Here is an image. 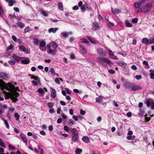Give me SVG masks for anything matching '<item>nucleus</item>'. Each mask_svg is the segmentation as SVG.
<instances>
[{
	"mask_svg": "<svg viewBox=\"0 0 154 154\" xmlns=\"http://www.w3.org/2000/svg\"><path fill=\"white\" fill-rule=\"evenodd\" d=\"M0 88L1 90L3 91L2 93L5 94L7 92L5 91L4 90V89L9 90L10 89H12L15 88V87L10 82L6 84L2 80L0 79Z\"/></svg>",
	"mask_w": 154,
	"mask_h": 154,
	"instance_id": "nucleus-1",
	"label": "nucleus"
},
{
	"mask_svg": "<svg viewBox=\"0 0 154 154\" xmlns=\"http://www.w3.org/2000/svg\"><path fill=\"white\" fill-rule=\"evenodd\" d=\"M97 59L100 64L104 66H106L105 63L108 64L109 66H112L113 65V63L111 62L108 57H98Z\"/></svg>",
	"mask_w": 154,
	"mask_h": 154,
	"instance_id": "nucleus-2",
	"label": "nucleus"
},
{
	"mask_svg": "<svg viewBox=\"0 0 154 154\" xmlns=\"http://www.w3.org/2000/svg\"><path fill=\"white\" fill-rule=\"evenodd\" d=\"M151 8V4H148L143 6L140 8V10L143 13H148L149 12Z\"/></svg>",
	"mask_w": 154,
	"mask_h": 154,
	"instance_id": "nucleus-3",
	"label": "nucleus"
},
{
	"mask_svg": "<svg viewBox=\"0 0 154 154\" xmlns=\"http://www.w3.org/2000/svg\"><path fill=\"white\" fill-rule=\"evenodd\" d=\"M97 53L100 55L105 57L106 56L105 51L103 49L101 48H99L97 50Z\"/></svg>",
	"mask_w": 154,
	"mask_h": 154,
	"instance_id": "nucleus-4",
	"label": "nucleus"
},
{
	"mask_svg": "<svg viewBox=\"0 0 154 154\" xmlns=\"http://www.w3.org/2000/svg\"><path fill=\"white\" fill-rule=\"evenodd\" d=\"M81 9L82 10L85 11L86 10L91 11L92 9V8L88 4L86 3L82 7Z\"/></svg>",
	"mask_w": 154,
	"mask_h": 154,
	"instance_id": "nucleus-5",
	"label": "nucleus"
},
{
	"mask_svg": "<svg viewBox=\"0 0 154 154\" xmlns=\"http://www.w3.org/2000/svg\"><path fill=\"white\" fill-rule=\"evenodd\" d=\"M8 78V74L5 72H0V78L4 80H6Z\"/></svg>",
	"mask_w": 154,
	"mask_h": 154,
	"instance_id": "nucleus-6",
	"label": "nucleus"
},
{
	"mask_svg": "<svg viewBox=\"0 0 154 154\" xmlns=\"http://www.w3.org/2000/svg\"><path fill=\"white\" fill-rule=\"evenodd\" d=\"M99 27L100 26L97 22L93 23L92 28L93 30L96 31L98 30Z\"/></svg>",
	"mask_w": 154,
	"mask_h": 154,
	"instance_id": "nucleus-7",
	"label": "nucleus"
},
{
	"mask_svg": "<svg viewBox=\"0 0 154 154\" xmlns=\"http://www.w3.org/2000/svg\"><path fill=\"white\" fill-rule=\"evenodd\" d=\"M12 57L17 62H19L21 59L25 58L24 57H20L15 54H13Z\"/></svg>",
	"mask_w": 154,
	"mask_h": 154,
	"instance_id": "nucleus-8",
	"label": "nucleus"
},
{
	"mask_svg": "<svg viewBox=\"0 0 154 154\" xmlns=\"http://www.w3.org/2000/svg\"><path fill=\"white\" fill-rule=\"evenodd\" d=\"M104 97L100 95L96 98V102L99 103H101L103 100Z\"/></svg>",
	"mask_w": 154,
	"mask_h": 154,
	"instance_id": "nucleus-9",
	"label": "nucleus"
},
{
	"mask_svg": "<svg viewBox=\"0 0 154 154\" xmlns=\"http://www.w3.org/2000/svg\"><path fill=\"white\" fill-rule=\"evenodd\" d=\"M20 136L22 138L23 142L26 143H27V140L26 136L23 133H21L20 134Z\"/></svg>",
	"mask_w": 154,
	"mask_h": 154,
	"instance_id": "nucleus-10",
	"label": "nucleus"
},
{
	"mask_svg": "<svg viewBox=\"0 0 154 154\" xmlns=\"http://www.w3.org/2000/svg\"><path fill=\"white\" fill-rule=\"evenodd\" d=\"M116 63L120 66L125 68L127 64L124 61H117Z\"/></svg>",
	"mask_w": 154,
	"mask_h": 154,
	"instance_id": "nucleus-11",
	"label": "nucleus"
},
{
	"mask_svg": "<svg viewBox=\"0 0 154 154\" xmlns=\"http://www.w3.org/2000/svg\"><path fill=\"white\" fill-rule=\"evenodd\" d=\"M133 84L128 82H127L125 83L124 86L125 88L130 89L132 88Z\"/></svg>",
	"mask_w": 154,
	"mask_h": 154,
	"instance_id": "nucleus-12",
	"label": "nucleus"
},
{
	"mask_svg": "<svg viewBox=\"0 0 154 154\" xmlns=\"http://www.w3.org/2000/svg\"><path fill=\"white\" fill-rule=\"evenodd\" d=\"M5 2H8V5L9 6H12L14 3H16V1L15 0H5Z\"/></svg>",
	"mask_w": 154,
	"mask_h": 154,
	"instance_id": "nucleus-13",
	"label": "nucleus"
},
{
	"mask_svg": "<svg viewBox=\"0 0 154 154\" xmlns=\"http://www.w3.org/2000/svg\"><path fill=\"white\" fill-rule=\"evenodd\" d=\"M79 138L78 134H75V135H73L72 137V140L73 142H75L78 141Z\"/></svg>",
	"mask_w": 154,
	"mask_h": 154,
	"instance_id": "nucleus-14",
	"label": "nucleus"
},
{
	"mask_svg": "<svg viewBox=\"0 0 154 154\" xmlns=\"http://www.w3.org/2000/svg\"><path fill=\"white\" fill-rule=\"evenodd\" d=\"M142 89L141 87L139 85H133L132 88H131V91H135L136 90H140Z\"/></svg>",
	"mask_w": 154,
	"mask_h": 154,
	"instance_id": "nucleus-15",
	"label": "nucleus"
},
{
	"mask_svg": "<svg viewBox=\"0 0 154 154\" xmlns=\"http://www.w3.org/2000/svg\"><path fill=\"white\" fill-rule=\"evenodd\" d=\"M51 90L52 91L51 96V97L54 98L56 96V93L55 90L52 88H51Z\"/></svg>",
	"mask_w": 154,
	"mask_h": 154,
	"instance_id": "nucleus-16",
	"label": "nucleus"
},
{
	"mask_svg": "<svg viewBox=\"0 0 154 154\" xmlns=\"http://www.w3.org/2000/svg\"><path fill=\"white\" fill-rule=\"evenodd\" d=\"M87 38L89 40L90 42L94 44H97L98 42L94 39L92 38V37L89 36H87Z\"/></svg>",
	"mask_w": 154,
	"mask_h": 154,
	"instance_id": "nucleus-17",
	"label": "nucleus"
},
{
	"mask_svg": "<svg viewBox=\"0 0 154 154\" xmlns=\"http://www.w3.org/2000/svg\"><path fill=\"white\" fill-rule=\"evenodd\" d=\"M79 46L81 52L84 54H86L87 53V51L86 48L82 45H80Z\"/></svg>",
	"mask_w": 154,
	"mask_h": 154,
	"instance_id": "nucleus-18",
	"label": "nucleus"
},
{
	"mask_svg": "<svg viewBox=\"0 0 154 154\" xmlns=\"http://www.w3.org/2000/svg\"><path fill=\"white\" fill-rule=\"evenodd\" d=\"M111 11L114 14H118L120 13L119 9L116 8L113 9L112 8H111Z\"/></svg>",
	"mask_w": 154,
	"mask_h": 154,
	"instance_id": "nucleus-19",
	"label": "nucleus"
},
{
	"mask_svg": "<svg viewBox=\"0 0 154 154\" xmlns=\"http://www.w3.org/2000/svg\"><path fill=\"white\" fill-rule=\"evenodd\" d=\"M82 140L86 143H88L90 142L89 137L86 136H83L82 138Z\"/></svg>",
	"mask_w": 154,
	"mask_h": 154,
	"instance_id": "nucleus-20",
	"label": "nucleus"
},
{
	"mask_svg": "<svg viewBox=\"0 0 154 154\" xmlns=\"http://www.w3.org/2000/svg\"><path fill=\"white\" fill-rule=\"evenodd\" d=\"M58 28H55L54 29L53 28H51L48 29V31L49 33L53 32L55 33L58 30Z\"/></svg>",
	"mask_w": 154,
	"mask_h": 154,
	"instance_id": "nucleus-21",
	"label": "nucleus"
},
{
	"mask_svg": "<svg viewBox=\"0 0 154 154\" xmlns=\"http://www.w3.org/2000/svg\"><path fill=\"white\" fill-rule=\"evenodd\" d=\"M9 97L13 102H16L18 100L17 97H14L13 95H11Z\"/></svg>",
	"mask_w": 154,
	"mask_h": 154,
	"instance_id": "nucleus-22",
	"label": "nucleus"
},
{
	"mask_svg": "<svg viewBox=\"0 0 154 154\" xmlns=\"http://www.w3.org/2000/svg\"><path fill=\"white\" fill-rule=\"evenodd\" d=\"M30 62V60L28 58H26V59H24L21 61V63L25 64H29Z\"/></svg>",
	"mask_w": 154,
	"mask_h": 154,
	"instance_id": "nucleus-23",
	"label": "nucleus"
},
{
	"mask_svg": "<svg viewBox=\"0 0 154 154\" xmlns=\"http://www.w3.org/2000/svg\"><path fill=\"white\" fill-rule=\"evenodd\" d=\"M46 42L44 41H42L40 42L39 48L42 51L43 50L41 49V48L45 46Z\"/></svg>",
	"mask_w": 154,
	"mask_h": 154,
	"instance_id": "nucleus-24",
	"label": "nucleus"
},
{
	"mask_svg": "<svg viewBox=\"0 0 154 154\" xmlns=\"http://www.w3.org/2000/svg\"><path fill=\"white\" fill-rule=\"evenodd\" d=\"M149 42V39L146 38H143L142 41V43L145 45L148 44Z\"/></svg>",
	"mask_w": 154,
	"mask_h": 154,
	"instance_id": "nucleus-25",
	"label": "nucleus"
},
{
	"mask_svg": "<svg viewBox=\"0 0 154 154\" xmlns=\"http://www.w3.org/2000/svg\"><path fill=\"white\" fill-rule=\"evenodd\" d=\"M63 36L64 37H68L69 35H72V32H64L62 33Z\"/></svg>",
	"mask_w": 154,
	"mask_h": 154,
	"instance_id": "nucleus-26",
	"label": "nucleus"
},
{
	"mask_svg": "<svg viewBox=\"0 0 154 154\" xmlns=\"http://www.w3.org/2000/svg\"><path fill=\"white\" fill-rule=\"evenodd\" d=\"M150 72V78L151 79H154V70L150 69L149 70Z\"/></svg>",
	"mask_w": 154,
	"mask_h": 154,
	"instance_id": "nucleus-27",
	"label": "nucleus"
},
{
	"mask_svg": "<svg viewBox=\"0 0 154 154\" xmlns=\"http://www.w3.org/2000/svg\"><path fill=\"white\" fill-rule=\"evenodd\" d=\"M29 76H31V79H33L37 81H39V79H40V78H39L38 76L35 75H31V74L29 75Z\"/></svg>",
	"mask_w": 154,
	"mask_h": 154,
	"instance_id": "nucleus-28",
	"label": "nucleus"
},
{
	"mask_svg": "<svg viewBox=\"0 0 154 154\" xmlns=\"http://www.w3.org/2000/svg\"><path fill=\"white\" fill-rule=\"evenodd\" d=\"M19 49L21 51L25 52L26 48L24 46L20 45L19 46Z\"/></svg>",
	"mask_w": 154,
	"mask_h": 154,
	"instance_id": "nucleus-29",
	"label": "nucleus"
},
{
	"mask_svg": "<svg viewBox=\"0 0 154 154\" xmlns=\"http://www.w3.org/2000/svg\"><path fill=\"white\" fill-rule=\"evenodd\" d=\"M16 24H17L18 27L21 28H23L25 26V24L21 22H18Z\"/></svg>",
	"mask_w": 154,
	"mask_h": 154,
	"instance_id": "nucleus-30",
	"label": "nucleus"
},
{
	"mask_svg": "<svg viewBox=\"0 0 154 154\" xmlns=\"http://www.w3.org/2000/svg\"><path fill=\"white\" fill-rule=\"evenodd\" d=\"M82 149L79 148H77L75 150V152L76 154H81V153L82 152Z\"/></svg>",
	"mask_w": 154,
	"mask_h": 154,
	"instance_id": "nucleus-31",
	"label": "nucleus"
},
{
	"mask_svg": "<svg viewBox=\"0 0 154 154\" xmlns=\"http://www.w3.org/2000/svg\"><path fill=\"white\" fill-rule=\"evenodd\" d=\"M51 46L53 48L56 49L58 47V45H57L55 42H52L51 43Z\"/></svg>",
	"mask_w": 154,
	"mask_h": 154,
	"instance_id": "nucleus-32",
	"label": "nucleus"
},
{
	"mask_svg": "<svg viewBox=\"0 0 154 154\" xmlns=\"http://www.w3.org/2000/svg\"><path fill=\"white\" fill-rule=\"evenodd\" d=\"M58 6L59 9L63 11V5L62 2H59L58 4Z\"/></svg>",
	"mask_w": 154,
	"mask_h": 154,
	"instance_id": "nucleus-33",
	"label": "nucleus"
},
{
	"mask_svg": "<svg viewBox=\"0 0 154 154\" xmlns=\"http://www.w3.org/2000/svg\"><path fill=\"white\" fill-rule=\"evenodd\" d=\"M49 72H51L53 76H54L56 74V73L55 72L53 68H51L50 69Z\"/></svg>",
	"mask_w": 154,
	"mask_h": 154,
	"instance_id": "nucleus-34",
	"label": "nucleus"
},
{
	"mask_svg": "<svg viewBox=\"0 0 154 154\" xmlns=\"http://www.w3.org/2000/svg\"><path fill=\"white\" fill-rule=\"evenodd\" d=\"M141 5L139 3H137L134 4V7L136 8H139L141 6Z\"/></svg>",
	"mask_w": 154,
	"mask_h": 154,
	"instance_id": "nucleus-35",
	"label": "nucleus"
},
{
	"mask_svg": "<svg viewBox=\"0 0 154 154\" xmlns=\"http://www.w3.org/2000/svg\"><path fill=\"white\" fill-rule=\"evenodd\" d=\"M3 120L5 124L6 125V128L8 129H9V126L8 123V122H7V121L4 119H3Z\"/></svg>",
	"mask_w": 154,
	"mask_h": 154,
	"instance_id": "nucleus-36",
	"label": "nucleus"
},
{
	"mask_svg": "<svg viewBox=\"0 0 154 154\" xmlns=\"http://www.w3.org/2000/svg\"><path fill=\"white\" fill-rule=\"evenodd\" d=\"M48 53H51L53 54H55L56 53V51L55 50L50 49L48 50Z\"/></svg>",
	"mask_w": 154,
	"mask_h": 154,
	"instance_id": "nucleus-37",
	"label": "nucleus"
},
{
	"mask_svg": "<svg viewBox=\"0 0 154 154\" xmlns=\"http://www.w3.org/2000/svg\"><path fill=\"white\" fill-rule=\"evenodd\" d=\"M81 40L82 42L87 44H88L89 43V41L88 40L85 38L81 39Z\"/></svg>",
	"mask_w": 154,
	"mask_h": 154,
	"instance_id": "nucleus-38",
	"label": "nucleus"
},
{
	"mask_svg": "<svg viewBox=\"0 0 154 154\" xmlns=\"http://www.w3.org/2000/svg\"><path fill=\"white\" fill-rule=\"evenodd\" d=\"M41 12L42 14L45 17H47L48 16V14L47 13H46L45 11L43 10H41Z\"/></svg>",
	"mask_w": 154,
	"mask_h": 154,
	"instance_id": "nucleus-39",
	"label": "nucleus"
},
{
	"mask_svg": "<svg viewBox=\"0 0 154 154\" xmlns=\"http://www.w3.org/2000/svg\"><path fill=\"white\" fill-rule=\"evenodd\" d=\"M14 117L16 118V120H18L20 118V116L17 113H16L14 114Z\"/></svg>",
	"mask_w": 154,
	"mask_h": 154,
	"instance_id": "nucleus-40",
	"label": "nucleus"
},
{
	"mask_svg": "<svg viewBox=\"0 0 154 154\" xmlns=\"http://www.w3.org/2000/svg\"><path fill=\"white\" fill-rule=\"evenodd\" d=\"M8 63L12 65H14L16 63V62L14 60H10L8 61Z\"/></svg>",
	"mask_w": 154,
	"mask_h": 154,
	"instance_id": "nucleus-41",
	"label": "nucleus"
},
{
	"mask_svg": "<svg viewBox=\"0 0 154 154\" xmlns=\"http://www.w3.org/2000/svg\"><path fill=\"white\" fill-rule=\"evenodd\" d=\"M147 114H146L144 116L146 122H149L151 118L147 117Z\"/></svg>",
	"mask_w": 154,
	"mask_h": 154,
	"instance_id": "nucleus-42",
	"label": "nucleus"
},
{
	"mask_svg": "<svg viewBox=\"0 0 154 154\" xmlns=\"http://www.w3.org/2000/svg\"><path fill=\"white\" fill-rule=\"evenodd\" d=\"M48 107L50 108H51L54 105V104L52 102H50L47 103Z\"/></svg>",
	"mask_w": 154,
	"mask_h": 154,
	"instance_id": "nucleus-43",
	"label": "nucleus"
},
{
	"mask_svg": "<svg viewBox=\"0 0 154 154\" xmlns=\"http://www.w3.org/2000/svg\"><path fill=\"white\" fill-rule=\"evenodd\" d=\"M1 106V104H0V114L4 112L5 109L4 108Z\"/></svg>",
	"mask_w": 154,
	"mask_h": 154,
	"instance_id": "nucleus-44",
	"label": "nucleus"
},
{
	"mask_svg": "<svg viewBox=\"0 0 154 154\" xmlns=\"http://www.w3.org/2000/svg\"><path fill=\"white\" fill-rule=\"evenodd\" d=\"M13 48V46L12 45H10V46H8L6 50V51H8L12 49Z\"/></svg>",
	"mask_w": 154,
	"mask_h": 154,
	"instance_id": "nucleus-45",
	"label": "nucleus"
},
{
	"mask_svg": "<svg viewBox=\"0 0 154 154\" xmlns=\"http://www.w3.org/2000/svg\"><path fill=\"white\" fill-rule=\"evenodd\" d=\"M20 94L19 93L16 91H14L13 93V96H14L15 97H17L19 96Z\"/></svg>",
	"mask_w": 154,
	"mask_h": 154,
	"instance_id": "nucleus-46",
	"label": "nucleus"
},
{
	"mask_svg": "<svg viewBox=\"0 0 154 154\" xmlns=\"http://www.w3.org/2000/svg\"><path fill=\"white\" fill-rule=\"evenodd\" d=\"M37 91L38 93L41 94L45 93L44 91L43 90V89H42V88H39L38 89Z\"/></svg>",
	"mask_w": 154,
	"mask_h": 154,
	"instance_id": "nucleus-47",
	"label": "nucleus"
},
{
	"mask_svg": "<svg viewBox=\"0 0 154 154\" xmlns=\"http://www.w3.org/2000/svg\"><path fill=\"white\" fill-rule=\"evenodd\" d=\"M8 147L10 149L12 150H13L15 148L11 144L8 145Z\"/></svg>",
	"mask_w": 154,
	"mask_h": 154,
	"instance_id": "nucleus-48",
	"label": "nucleus"
},
{
	"mask_svg": "<svg viewBox=\"0 0 154 154\" xmlns=\"http://www.w3.org/2000/svg\"><path fill=\"white\" fill-rule=\"evenodd\" d=\"M70 58L71 60H74L75 58V57L73 53H71V54Z\"/></svg>",
	"mask_w": 154,
	"mask_h": 154,
	"instance_id": "nucleus-49",
	"label": "nucleus"
},
{
	"mask_svg": "<svg viewBox=\"0 0 154 154\" xmlns=\"http://www.w3.org/2000/svg\"><path fill=\"white\" fill-rule=\"evenodd\" d=\"M125 25L127 27H131L132 26V24H131L129 22H126Z\"/></svg>",
	"mask_w": 154,
	"mask_h": 154,
	"instance_id": "nucleus-50",
	"label": "nucleus"
},
{
	"mask_svg": "<svg viewBox=\"0 0 154 154\" xmlns=\"http://www.w3.org/2000/svg\"><path fill=\"white\" fill-rule=\"evenodd\" d=\"M75 128H71L70 129L69 131L73 135H75Z\"/></svg>",
	"mask_w": 154,
	"mask_h": 154,
	"instance_id": "nucleus-51",
	"label": "nucleus"
},
{
	"mask_svg": "<svg viewBox=\"0 0 154 154\" xmlns=\"http://www.w3.org/2000/svg\"><path fill=\"white\" fill-rule=\"evenodd\" d=\"M138 21V19L137 18H133L132 20V22L134 23H137Z\"/></svg>",
	"mask_w": 154,
	"mask_h": 154,
	"instance_id": "nucleus-52",
	"label": "nucleus"
},
{
	"mask_svg": "<svg viewBox=\"0 0 154 154\" xmlns=\"http://www.w3.org/2000/svg\"><path fill=\"white\" fill-rule=\"evenodd\" d=\"M30 31V29L29 28H26L24 30V33H26Z\"/></svg>",
	"mask_w": 154,
	"mask_h": 154,
	"instance_id": "nucleus-53",
	"label": "nucleus"
},
{
	"mask_svg": "<svg viewBox=\"0 0 154 154\" xmlns=\"http://www.w3.org/2000/svg\"><path fill=\"white\" fill-rule=\"evenodd\" d=\"M11 38L13 40H14L15 42H16L17 41V39L16 36L14 35H12L11 37Z\"/></svg>",
	"mask_w": 154,
	"mask_h": 154,
	"instance_id": "nucleus-54",
	"label": "nucleus"
},
{
	"mask_svg": "<svg viewBox=\"0 0 154 154\" xmlns=\"http://www.w3.org/2000/svg\"><path fill=\"white\" fill-rule=\"evenodd\" d=\"M149 43L148 45H150L151 44H152L154 43V42L152 39H150L149 40Z\"/></svg>",
	"mask_w": 154,
	"mask_h": 154,
	"instance_id": "nucleus-55",
	"label": "nucleus"
},
{
	"mask_svg": "<svg viewBox=\"0 0 154 154\" xmlns=\"http://www.w3.org/2000/svg\"><path fill=\"white\" fill-rule=\"evenodd\" d=\"M108 52L110 56H113L114 53L113 52L110 50H108Z\"/></svg>",
	"mask_w": 154,
	"mask_h": 154,
	"instance_id": "nucleus-56",
	"label": "nucleus"
},
{
	"mask_svg": "<svg viewBox=\"0 0 154 154\" xmlns=\"http://www.w3.org/2000/svg\"><path fill=\"white\" fill-rule=\"evenodd\" d=\"M108 72L112 74H114L115 72V71L112 69H110L109 70Z\"/></svg>",
	"mask_w": 154,
	"mask_h": 154,
	"instance_id": "nucleus-57",
	"label": "nucleus"
},
{
	"mask_svg": "<svg viewBox=\"0 0 154 154\" xmlns=\"http://www.w3.org/2000/svg\"><path fill=\"white\" fill-rule=\"evenodd\" d=\"M142 78V76L140 75H136L135 76V78L137 80H140Z\"/></svg>",
	"mask_w": 154,
	"mask_h": 154,
	"instance_id": "nucleus-58",
	"label": "nucleus"
},
{
	"mask_svg": "<svg viewBox=\"0 0 154 154\" xmlns=\"http://www.w3.org/2000/svg\"><path fill=\"white\" fill-rule=\"evenodd\" d=\"M37 82H36L35 81L33 80L32 81V84L34 86H37L38 85Z\"/></svg>",
	"mask_w": 154,
	"mask_h": 154,
	"instance_id": "nucleus-59",
	"label": "nucleus"
},
{
	"mask_svg": "<svg viewBox=\"0 0 154 154\" xmlns=\"http://www.w3.org/2000/svg\"><path fill=\"white\" fill-rule=\"evenodd\" d=\"M49 112L51 113H54L55 112L54 109L52 108L49 110Z\"/></svg>",
	"mask_w": 154,
	"mask_h": 154,
	"instance_id": "nucleus-60",
	"label": "nucleus"
},
{
	"mask_svg": "<svg viewBox=\"0 0 154 154\" xmlns=\"http://www.w3.org/2000/svg\"><path fill=\"white\" fill-rule=\"evenodd\" d=\"M62 119L61 118H59L57 121V122L58 123H60L62 122Z\"/></svg>",
	"mask_w": 154,
	"mask_h": 154,
	"instance_id": "nucleus-61",
	"label": "nucleus"
},
{
	"mask_svg": "<svg viewBox=\"0 0 154 154\" xmlns=\"http://www.w3.org/2000/svg\"><path fill=\"white\" fill-rule=\"evenodd\" d=\"M64 129L65 131L67 132H68L69 130L68 127L66 125H65L64 127Z\"/></svg>",
	"mask_w": 154,
	"mask_h": 154,
	"instance_id": "nucleus-62",
	"label": "nucleus"
},
{
	"mask_svg": "<svg viewBox=\"0 0 154 154\" xmlns=\"http://www.w3.org/2000/svg\"><path fill=\"white\" fill-rule=\"evenodd\" d=\"M80 112L81 115H84L85 114L86 112L85 111L83 110L82 109H81L80 110Z\"/></svg>",
	"mask_w": 154,
	"mask_h": 154,
	"instance_id": "nucleus-63",
	"label": "nucleus"
},
{
	"mask_svg": "<svg viewBox=\"0 0 154 154\" xmlns=\"http://www.w3.org/2000/svg\"><path fill=\"white\" fill-rule=\"evenodd\" d=\"M55 81L58 84H59L60 83L59 79L57 78L55 79Z\"/></svg>",
	"mask_w": 154,
	"mask_h": 154,
	"instance_id": "nucleus-64",
	"label": "nucleus"
}]
</instances>
